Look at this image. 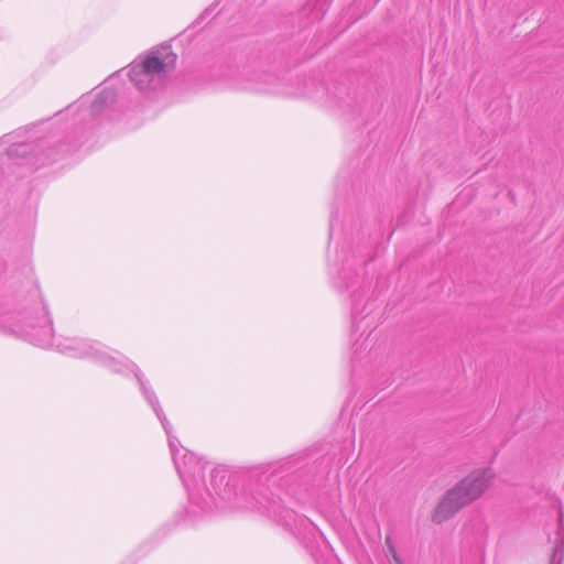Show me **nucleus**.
Segmentation results:
<instances>
[{
    "label": "nucleus",
    "mask_w": 564,
    "mask_h": 564,
    "mask_svg": "<svg viewBox=\"0 0 564 564\" xmlns=\"http://www.w3.org/2000/svg\"><path fill=\"white\" fill-rule=\"evenodd\" d=\"M210 486L215 495L225 499V495L229 491L226 471L223 468H215L210 474Z\"/></svg>",
    "instance_id": "4"
},
{
    "label": "nucleus",
    "mask_w": 564,
    "mask_h": 564,
    "mask_svg": "<svg viewBox=\"0 0 564 564\" xmlns=\"http://www.w3.org/2000/svg\"><path fill=\"white\" fill-rule=\"evenodd\" d=\"M127 75L139 90L150 91L162 86L166 73H127Z\"/></svg>",
    "instance_id": "3"
},
{
    "label": "nucleus",
    "mask_w": 564,
    "mask_h": 564,
    "mask_svg": "<svg viewBox=\"0 0 564 564\" xmlns=\"http://www.w3.org/2000/svg\"><path fill=\"white\" fill-rule=\"evenodd\" d=\"M108 98L112 99L113 95L111 93H107V91L101 93L98 100L95 102L94 108L97 107L98 102H105Z\"/></svg>",
    "instance_id": "8"
},
{
    "label": "nucleus",
    "mask_w": 564,
    "mask_h": 564,
    "mask_svg": "<svg viewBox=\"0 0 564 564\" xmlns=\"http://www.w3.org/2000/svg\"><path fill=\"white\" fill-rule=\"evenodd\" d=\"M384 544H386V546H387L388 551H390V550H391V546H394L393 541H392V538H391V536H389V535H388V536H386V539H384Z\"/></svg>",
    "instance_id": "10"
},
{
    "label": "nucleus",
    "mask_w": 564,
    "mask_h": 564,
    "mask_svg": "<svg viewBox=\"0 0 564 564\" xmlns=\"http://www.w3.org/2000/svg\"><path fill=\"white\" fill-rule=\"evenodd\" d=\"M388 555L392 557L394 564H403L401 557L399 556L395 546H391V550L388 551Z\"/></svg>",
    "instance_id": "7"
},
{
    "label": "nucleus",
    "mask_w": 564,
    "mask_h": 564,
    "mask_svg": "<svg viewBox=\"0 0 564 564\" xmlns=\"http://www.w3.org/2000/svg\"><path fill=\"white\" fill-rule=\"evenodd\" d=\"M256 74H257V75H261V77H262V76H264V77H269V76L274 75V73H267V72H263V73H256Z\"/></svg>",
    "instance_id": "11"
},
{
    "label": "nucleus",
    "mask_w": 564,
    "mask_h": 564,
    "mask_svg": "<svg viewBox=\"0 0 564 564\" xmlns=\"http://www.w3.org/2000/svg\"><path fill=\"white\" fill-rule=\"evenodd\" d=\"M176 61L171 45L164 43L137 57L128 67L129 70H171L176 67Z\"/></svg>",
    "instance_id": "2"
},
{
    "label": "nucleus",
    "mask_w": 564,
    "mask_h": 564,
    "mask_svg": "<svg viewBox=\"0 0 564 564\" xmlns=\"http://www.w3.org/2000/svg\"><path fill=\"white\" fill-rule=\"evenodd\" d=\"M169 443H170V447L172 449V453L174 454L175 452V448H176V443H178V441L175 438V437H169Z\"/></svg>",
    "instance_id": "9"
},
{
    "label": "nucleus",
    "mask_w": 564,
    "mask_h": 564,
    "mask_svg": "<svg viewBox=\"0 0 564 564\" xmlns=\"http://www.w3.org/2000/svg\"><path fill=\"white\" fill-rule=\"evenodd\" d=\"M145 395H147V399L148 401L152 404L158 417L160 419L165 432L169 434L170 433V423L166 419V416L163 414L162 410L159 408V403H158V400L155 399L154 394H150L148 393V391H144Z\"/></svg>",
    "instance_id": "6"
},
{
    "label": "nucleus",
    "mask_w": 564,
    "mask_h": 564,
    "mask_svg": "<svg viewBox=\"0 0 564 564\" xmlns=\"http://www.w3.org/2000/svg\"><path fill=\"white\" fill-rule=\"evenodd\" d=\"M175 465L177 467L178 474L183 475L184 471L180 468L178 463L176 460H175Z\"/></svg>",
    "instance_id": "12"
},
{
    "label": "nucleus",
    "mask_w": 564,
    "mask_h": 564,
    "mask_svg": "<svg viewBox=\"0 0 564 564\" xmlns=\"http://www.w3.org/2000/svg\"><path fill=\"white\" fill-rule=\"evenodd\" d=\"M494 478L495 473L489 467L471 471L446 492L433 513V521L442 523L478 499L491 485Z\"/></svg>",
    "instance_id": "1"
},
{
    "label": "nucleus",
    "mask_w": 564,
    "mask_h": 564,
    "mask_svg": "<svg viewBox=\"0 0 564 564\" xmlns=\"http://www.w3.org/2000/svg\"><path fill=\"white\" fill-rule=\"evenodd\" d=\"M564 560V539L558 538L552 549L549 564H562Z\"/></svg>",
    "instance_id": "5"
}]
</instances>
